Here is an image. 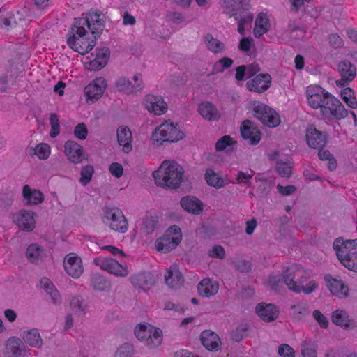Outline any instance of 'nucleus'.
<instances>
[{"instance_id": "nucleus-60", "label": "nucleus", "mask_w": 357, "mask_h": 357, "mask_svg": "<svg viewBox=\"0 0 357 357\" xmlns=\"http://www.w3.org/2000/svg\"><path fill=\"white\" fill-rule=\"evenodd\" d=\"M278 352L281 357H295L294 349L287 344L280 345L278 347Z\"/></svg>"}, {"instance_id": "nucleus-6", "label": "nucleus", "mask_w": 357, "mask_h": 357, "mask_svg": "<svg viewBox=\"0 0 357 357\" xmlns=\"http://www.w3.org/2000/svg\"><path fill=\"white\" fill-rule=\"evenodd\" d=\"M249 112L268 128H276L281 123V118L277 111L258 100H250L247 106Z\"/></svg>"}, {"instance_id": "nucleus-45", "label": "nucleus", "mask_w": 357, "mask_h": 357, "mask_svg": "<svg viewBox=\"0 0 357 357\" xmlns=\"http://www.w3.org/2000/svg\"><path fill=\"white\" fill-rule=\"evenodd\" d=\"M332 322L342 328L347 329L351 327V319L347 311L343 310H335L331 314Z\"/></svg>"}, {"instance_id": "nucleus-24", "label": "nucleus", "mask_w": 357, "mask_h": 357, "mask_svg": "<svg viewBox=\"0 0 357 357\" xmlns=\"http://www.w3.org/2000/svg\"><path fill=\"white\" fill-rule=\"evenodd\" d=\"M291 285V291L296 293H303L305 295L310 294L314 292L319 288V282L314 278L310 277V272L308 275L303 276L298 279L297 284L290 283Z\"/></svg>"}, {"instance_id": "nucleus-16", "label": "nucleus", "mask_w": 357, "mask_h": 357, "mask_svg": "<svg viewBox=\"0 0 357 357\" xmlns=\"http://www.w3.org/2000/svg\"><path fill=\"white\" fill-rule=\"evenodd\" d=\"M142 105L145 109L155 116H162L168 111V104L160 95L149 93L142 99Z\"/></svg>"}, {"instance_id": "nucleus-57", "label": "nucleus", "mask_w": 357, "mask_h": 357, "mask_svg": "<svg viewBox=\"0 0 357 357\" xmlns=\"http://www.w3.org/2000/svg\"><path fill=\"white\" fill-rule=\"evenodd\" d=\"M232 63L233 61L230 58H222L214 63L213 72H222L225 69L229 68Z\"/></svg>"}, {"instance_id": "nucleus-32", "label": "nucleus", "mask_w": 357, "mask_h": 357, "mask_svg": "<svg viewBox=\"0 0 357 357\" xmlns=\"http://www.w3.org/2000/svg\"><path fill=\"white\" fill-rule=\"evenodd\" d=\"M255 312L257 314L266 322L274 321L278 316L277 307L271 303H259L255 307Z\"/></svg>"}, {"instance_id": "nucleus-42", "label": "nucleus", "mask_w": 357, "mask_h": 357, "mask_svg": "<svg viewBox=\"0 0 357 357\" xmlns=\"http://www.w3.org/2000/svg\"><path fill=\"white\" fill-rule=\"evenodd\" d=\"M198 112L204 119L210 121H217L220 118V113L216 107L208 101L199 104Z\"/></svg>"}, {"instance_id": "nucleus-58", "label": "nucleus", "mask_w": 357, "mask_h": 357, "mask_svg": "<svg viewBox=\"0 0 357 357\" xmlns=\"http://www.w3.org/2000/svg\"><path fill=\"white\" fill-rule=\"evenodd\" d=\"M132 353V346L130 344L126 343L119 347L114 357H131Z\"/></svg>"}, {"instance_id": "nucleus-17", "label": "nucleus", "mask_w": 357, "mask_h": 357, "mask_svg": "<svg viewBox=\"0 0 357 357\" xmlns=\"http://www.w3.org/2000/svg\"><path fill=\"white\" fill-rule=\"evenodd\" d=\"M13 222L24 231H31L36 227V213L31 210L21 209L11 215Z\"/></svg>"}, {"instance_id": "nucleus-54", "label": "nucleus", "mask_w": 357, "mask_h": 357, "mask_svg": "<svg viewBox=\"0 0 357 357\" xmlns=\"http://www.w3.org/2000/svg\"><path fill=\"white\" fill-rule=\"evenodd\" d=\"M94 174L93 167L91 165L84 166L80 172L79 183L82 185L86 186L90 183Z\"/></svg>"}, {"instance_id": "nucleus-23", "label": "nucleus", "mask_w": 357, "mask_h": 357, "mask_svg": "<svg viewBox=\"0 0 357 357\" xmlns=\"http://www.w3.org/2000/svg\"><path fill=\"white\" fill-rule=\"evenodd\" d=\"M64 154L73 164H79L86 158L83 147L77 142L71 140L65 143Z\"/></svg>"}, {"instance_id": "nucleus-27", "label": "nucleus", "mask_w": 357, "mask_h": 357, "mask_svg": "<svg viewBox=\"0 0 357 357\" xmlns=\"http://www.w3.org/2000/svg\"><path fill=\"white\" fill-rule=\"evenodd\" d=\"M241 136L244 139L248 140L250 144L255 145L261 140V132L259 130L254 126L250 120L243 121L241 126Z\"/></svg>"}, {"instance_id": "nucleus-61", "label": "nucleus", "mask_w": 357, "mask_h": 357, "mask_svg": "<svg viewBox=\"0 0 357 357\" xmlns=\"http://www.w3.org/2000/svg\"><path fill=\"white\" fill-rule=\"evenodd\" d=\"M313 317L317 321L319 326L322 328H326L328 326V320L327 317L322 314L319 310H314L313 312Z\"/></svg>"}, {"instance_id": "nucleus-63", "label": "nucleus", "mask_w": 357, "mask_h": 357, "mask_svg": "<svg viewBox=\"0 0 357 357\" xmlns=\"http://www.w3.org/2000/svg\"><path fill=\"white\" fill-rule=\"evenodd\" d=\"M235 266L241 272H248L250 270V263L245 260L238 259L234 261Z\"/></svg>"}, {"instance_id": "nucleus-10", "label": "nucleus", "mask_w": 357, "mask_h": 357, "mask_svg": "<svg viewBox=\"0 0 357 357\" xmlns=\"http://www.w3.org/2000/svg\"><path fill=\"white\" fill-rule=\"evenodd\" d=\"M253 174L248 172L238 171L236 178V183L256 190L261 192L268 191L273 183L272 179H267L264 175L258 174L255 177V184L252 183Z\"/></svg>"}, {"instance_id": "nucleus-31", "label": "nucleus", "mask_w": 357, "mask_h": 357, "mask_svg": "<svg viewBox=\"0 0 357 357\" xmlns=\"http://www.w3.org/2000/svg\"><path fill=\"white\" fill-rule=\"evenodd\" d=\"M24 355L20 339L11 337L6 342L3 357H24Z\"/></svg>"}, {"instance_id": "nucleus-5", "label": "nucleus", "mask_w": 357, "mask_h": 357, "mask_svg": "<svg viewBox=\"0 0 357 357\" xmlns=\"http://www.w3.org/2000/svg\"><path fill=\"white\" fill-rule=\"evenodd\" d=\"M333 247L340 262L348 270L357 272V238H337Z\"/></svg>"}, {"instance_id": "nucleus-33", "label": "nucleus", "mask_w": 357, "mask_h": 357, "mask_svg": "<svg viewBox=\"0 0 357 357\" xmlns=\"http://www.w3.org/2000/svg\"><path fill=\"white\" fill-rule=\"evenodd\" d=\"M180 204L182 208L189 213L199 215L203 211V203L196 197L185 196L181 199Z\"/></svg>"}, {"instance_id": "nucleus-12", "label": "nucleus", "mask_w": 357, "mask_h": 357, "mask_svg": "<svg viewBox=\"0 0 357 357\" xmlns=\"http://www.w3.org/2000/svg\"><path fill=\"white\" fill-rule=\"evenodd\" d=\"M102 221L114 231L126 233L128 230V221L122 211L118 208H107L104 213Z\"/></svg>"}, {"instance_id": "nucleus-55", "label": "nucleus", "mask_w": 357, "mask_h": 357, "mask_svg": "<svg viewBox=\"0 0 357 357\" xmlns=\"http://www.w3.org/2000/svg\"><path fill=\"white\" fill-rule=\"evenodd\" d=\"M318 155L321 160L328 161V167L331 171L336 168V161L328 151L321 150Z\"/></svg>"}, {"instance_id": "nucleus-38", "label": "nucleus", "mask_w": 357, "mask_h": 357, "mask_svg": "<svg viewBox=\"0 0 357 357\" xmlns=\"http://www.w3.org/2000/svg\"><path fill=\"white\" fill-rule=\"evenodd\" d=\"M130 282L137 289L146 291L154 283L153 276L149 273H139L132 275L130 278Z\"/></svg>"}, {"instance_id": "nucleus-59", "label": "nucleus", "mask_w": 357, "mask_h": 357, "mask_svg": "<svg viewBox=\"0 0 357 357\" xmlns=\"http://www.w3.org/2000/svg\"><path fill=\"white\" fill-rule=\"evenodd\" d=\"M74 135L80 140H84L88 135V129L85 123H78L74 129Z\"/></svg>"}, {"instance_id": "nucleus-2", "label": "nucleus", "mask_w": 357, "mask_h": 357, "mask_svg": "<svg viewBox=\"0 0 357 357\" xmlns=\"http://www.w3.org/2000/svg\"><path fill=\"white\" fill-rule=\"evenodd\" d=\"M221 8L223 12L230 17H234L237 22V30L241 35L245 29L250 27L253 15L250 12L251 5L250 0H222Z\"/></svg>"}, {"instance_id": "nucleus-30", "label": "nucleus", "mask_w": 357, "mask_h": 357, "mask_svg": "<svg viewBox=\"0 0 357 357\" xmlns=\"http://www.w3.org/2000/svg\"><path fill=\"white\" fill-rule=\"evenodd\" d=\"M271 82V77L268 74H259L247 82V87L250 91L261 93L267 90Z\"/></svg>"}, {"instance_id": "nucleus-3", "label": "nucleus", "mask_w": 357, "mask_h": 357, "mask_svg": "<svg viewBox=\"0 0 357 357\" xmlns=\"http://www.w3.org/2000/svg\"><path fill=\"white\" fill-rule=\"evenodd\" d=\"M85 21L75 20L67 38V45L75 52L86 54L96 45V39L84 27Z\"/></svg>"}, {"instance_id": "nucleus-56", "label": "nucleus", "mask_w": 357, "mask_h": 357, "mask_svg": "<svg viewBox=\"0 0 357 357\" xmlns=\"http://www.w3.org/2000/svg\"><path fill=\"white\" fill-rule=\"evenodd\" d=\"M50 123L51 125V130L50 135L51 137H56L60 132V124L59 118L56 114H51L50 116Z\"/></svg>"}, {"instance_id": "nucleus-40", "label": "nucleus", "mask_w": 357, "mask_h": 357, "mask_svg": "<svg viewBox=\"0 0 357 357\" xmlns=\"http://www.w3.org/2000/svg\"><path fill=\"white\" fill-rule=\"evenodd\" d=\"M22 196L29 205H37L42 203L44 200L43 194L39 190L25 185L22 189Z\"/></svg>"}, {"instance_id": "nucleus-64", "label": "nucleus", "mask_w": 357, "mask_h": 357, "mask_svg": "<svg viewBox=\"0 0 357 357\" xmlns=\"http://www.w3.org/2000/svg\"><path fill=\"white\" fill-rule=\"evenodd\" d=\"M225 250L220 245H215L209 252V255L212 257L222 259L225 257Z\"/></svg>"}, {"instance_id": "nucleus-26", "label": "nucleus", "mask_w": 357, "mask_h": 357, "mask_svg": "<svg viewBox=\"0 0 357 357\" xmlns=\"http://www.w3.org/2000/svg\"><path fill=\"white\" fill-rule=\"evenodd\" d=\"M271 27V15L266 11H262L257 14L253 29V34L255 38H260L266 33Z\"/></svg>"}, {"instance_id": "nucleus-51", "label": "nucleus", "mask_w": 357, "mask_h": 357, "mask_svg": "<svg viewBox=\"0 0 357 357\" xmlns=\"http://www.w3.org/2000/svg\"><path fill=\"white\" fill-rule=\"evenodd\" d=\"M341 97L344 102L351 108H357V100L351 88L347 87L341 91Z\"/></svg>"}, {"instance_id": "nucleus-22", "label": "nucleus", "mask_w": 357, "mask_h": 357, "mask_svg": "<svg viewBox=\"0 0 357 357\" xmlns=\"http://www.w3.org/2000/svg\"><path fill=\"white\" fill-rule=\"evenodd\" d=\"M84 26H87L92 35L99 34L105 26L106 16L99 10H93L87 13L85 18Z\"/></svg>"}, {"instance_id": "nucleus-43", "label": "nucleus", "mask_w": 357, "mask_h": 357, "mask_svg": "<svg viewBox=\"0 0 357 357\" xmlns=\"http://www.w3.org/2000/svg\"><path fill=\"white\" fill-rule=\"evenodd\" d=\"M40 287L50 295L54 304H60L61 296L53 282L47 278H43L40 281Z\"/></svg>"}, {"instance_id": "nucleus-29", "label": "nucleus", "mask_w": 357, "mask_h": 357, "mask_svg": "<svg viewBox=\"0 0 357 357\" xmlns=\"http://www.w3.org/2000/svg\"><path fill=\"white\" fill-rule=\"evenodd\" d=\"M204 178L208 186L215 189H221L229 183H234V181L227 180L222 175L215 172L212 168L206 169Z\"/></svg>"}, {"instance_id": "nucleus-8", "label": "nucleus", "mask_w": 357, "mask_h": 357, "mask_svg": "<svg viewBox=\"0 0 357 357\" xmlns=\"http://www.w3.org/2000/svg\"><path fill=\"white\" fill-rule=\"evenodd\" d=\"M182 239L181 228L174 225L168 227L163 235L156 239L155 248L160 252L167 253L176 249Z\"/></svg>"}, {"instance_id": "nucleus-34", "label": "nucleus", "mask_w": 357, "mask_h": 357, "mask_svg": "<svg viewBox=\"0 0 357 357\" xmlns=\"http://www.w3.org/2000/svg\"><path fill=\"white\" fill-rule=\"evenodd\" d=\"M200 340L203 346L211 351H218L221 345L219 336L210 330L204 331L201 333Z\"/></svg>"}, {"instance_id": "nucleus-53", "label": "nucleus", "mask_w": 357, "mask_h": 357, "mask_svg": "<svg viewBox=\"0 0 357 357\" xmlns=\"http://www.w3.org/2000/svg\"><path fill=\"white\" fill-rule=\"evenodd\" d=\"M15 20L13 13L6 10H0V26L2 29L8 30L14 27Z\"/></svg>"}, {"instance_id": "nucleus-20", "label": "nucleus", "mask_w": 357, "mask_h": 357, "mask_svg": "<svg viewBox=\"0 0 357 357\" xmlns=\"http://www.w3.org/2000/svg\"><path fill=\"white\" fill-rule=\"evenodd\" d=\"M63 266L66 273L74 279L79 278L84 272L83 262L75 253H69L63 259Z\"/></svg>"}, {"instance_id": "nucleus-9", "label": "nucleus", "mask_w": 357, "mask_h": 357, "mask_svg": "<svg viewBox=\"0 0 357 357\" xmlns=\"http://www.w3.org/2000/svg\"><path fill=\"white\" fill-rule=\"evenodd\" d=\"M135 335L150 348L158 347L162 342V331L149 324H138L135 328Z\"/></svg>"}, {"instance_id": "nucleus-15", "label": "nucleus", "mask_w": 357, "mask_h": 357, "mask_svg": "<svg viewBox=\"0 0 357 357\" xmlns=\"http://www.w3.org/2000/svg\"><path fill=\"white\" fill-rule=\"evenodd\" d=\"M322 114L328 119H341L347 115L344 106L331 93L326 96V101L321 109Z\"/></svg>"}, {"instance_id": "nucleus-48", "label": "nucleus", "mask_w": 357, "mask_h": 357, "mask_svg": "<svg viewBox=\"0 0 357 357\" xmlns=\"http://www.w3.org/2000/svg\"><path fill=\"white\" fill-rule=\"evenodd\" d=\"M70 307L75 314L82 316L85 314L88 306L81 297L73 296L70 300Z\"/></svg>"}, {"instance_id": "nucleus-14", "label": "nucleus", "mask_w": 357, "mask_h": 357, "mask_svg": "<svg viewBox=\"0 0 357 357\" xmlns=\"http://www.w3.org/2000/svg\"><path fill=\"white\" fill-rule=\"evenodd\" d=\"M110 58V50L107 47L96 49L84 61L85 68L90 71H98L106 66Z\"/></svg>"}, {"instance_id": "nucleus-50", "label": "nucleus", "mask_w": 357, "mask_h": 357, "mask_svg": "<svg viewBox=\"0 0 357 357\" xmlns=\"http://www.w3.org/2000/svg\"><path fill=\"white\" fill-rule=\"evenodd\" d=\"M308 311L307 303H299L291 307L290 316L294 320H301L308 313Z\"/></svg>"}, {"instance_id": "nucleus-36", "label": "nucleus", "mask_w": 357, "mask_h": 357, "mask_svg": "<svg viewBox=\"0 0 357 357\" xmlns=\"http://www.w3.org/2000/svg\"><path fill=\"white\" fill-rule=\"evenodd\" d=\"M25 256L29 262L37 264L45 260L47 251L39 244L31 243L27 247Z\"/></svg>"}, {"instance_id": "nucleus-11", "label": "nucleus", "mask_w": 357, "mask_h": 357, "mask_svg": "<svg viewBox=\"0 0 357 357\" xmlns=\"http://www.w3.org/2000/svg\"><path fill=\"white\" fill-rule=\"evenodd\" d=\"M93 264L101 270L119 278H126L130 272L126 264H121L109 257L100 255L94 258Z\"/></svg>"}, {"instance_id": "nucleus-35", "label": "nucleus", "mask_w": 357, "mask_h": 357, "mask_svg": "<svg viewBox=\"0 0 357 357\" xmlns=\"http://www.w3.org/2000/svg\"><path fill=\"white\" fill-rule=\"evenodd\" d=\"M117 140L119 144L122 147L123 152L128 153L132 149V132L130 130L125 126H121L116 130Z\"/></svg>"}, {"instance_id": "nucleus-1", "label": "nucleus", "mask_w": 357, "mask_h": 357, "mask_svg": "<svg viewBox=\"0 0 357 357\" xmlns=\"http://www.w3.org/2000/svg\"><path fill=\"white\" fill-rule=\"evenodd\" d=\"M155 183L160 187L176 189L184 181V170L174 160H164L153 172Z\"/></svg>"}, {"instance_id": "nucleus-25", "label": "nucleus", "mask_w": 357, "mask_h": 357, "mask_svg": "<svg viewBox=\"0 0 357 357\" xmlns=\"http://www.w3.org/2000/svg\"><path fill=\"white\" fill-rule=\"evenodd\" d=\"M305 139L307 145L312 149H321L326 143V135L318 130L313 126H310L306 129Z\"/></svg>"}, {"instance_id": "nucleus-19", "label": "nucleus", "mask_w": 357, "mask_h": 357, "mask_svg": "<svg viewBox=\"0 0 357 357\" xmlns=\"http://www.w3.org/2000/svg\"><path fill=\"white\" fill-rule=\"evenodd\" d=\"M306 100L308 105L313 109H321L329 93L322 87L312 84L306 89Z\"/></svg>"}, {"instance_id": "nucleus-28", "label": "nucleus", "mask_w": 357, "mask_h": 357, "mask_svg": "<svg viewBox=\"0 0 357 357\" xmlns=\"http://www.w3.org/2000/svg\"><path fill=\"white\" fill-rule=\"evenodd\" d=\"M341 79L336 82L337 85L344 86L351 82L356 77V67L348 61H342L338 65Z\"/></svg>"}, {"instance_id": "nucleus-21", "label": "nucleus", "mask_w": 357, "mask_h": 357, "mask_svg": "<svg viewBox=\"0 0 357 357\" xmlns=\"http://www.w3.org/2000/svg\"><path fill=\"white\" fill-rule=\"evenodd\" d=\"M116 87L118 91L126 94L140 91L144 88L142 75L140 74L135 75L132 81L126 77H120L116 82Z\"/></svg>"}, {"instance_id": "nucleus-18", "label": "nucleus", "mask_w": 357, "mask_h": 357, "mask_svg": "<svg viewBox=\"0 0 357 357\" xmlns=\"http://www.w3.org/2000/svg\"><path fill=\"white\" fill-rule=\"evenodd\" d=\"M324 282L331 295L338 298H345L349 295V288L344 281L337 276L326 275Z\"/></svg>"}, {"instance_id": "nucleus-52", "label": "nucleus", "mask_w": 357, "mask_h": 357, "mask_svg": "<svg viewBox=\"0 0 357 357\" xmlns=\"http://www.w3.org/2000/svg\"><path fill=\"white\" fill-rule=\"evenodd\" d=\"M258 70L259 68L257 65L239 66L236 68V79L238 81L243 80L245 77H250Z\"/></svg>"}, {"instance_id": "nucleus-13", "label": "nucleus", "mask_w": 357, "mask_h": 357, "mask_svg": "<svg viewBox=\"0 0 357 357\" xmlns=\"http://www.w3.org/2000/svg\"><path fill=\"white\" fill-rule=\"evenodd\" d=\"M107 87V82L103 77H98L89 83L84 89V97L87 105L98 101Z\"/></svg>"}, {"instance_id": "nucleus-39", "label": "nucleus", "mask_w": 357, "mask_h": 357, "mask_svg": "<svg viewBox=\"0 0 357 357\" xmlns=\"http://www.w3.org/2000/svg\"><path fill=\"white\" fill-rule=\"evenodd\" d=\"M26 152L31 158L36 157L38 160H45L51 154V147L48 144L42 142L27 146Z\"/></svg>"}, {"instance_id": "nucleus-62", "label": "nucleus", "mask_w": 357, "mask_h": 357, "mask_svg": "<svg viewBox=\"0 0 357 357\" xmlns=\"http://www.w3.org/2000/svg\"><path fill=\"white\" fill-rule=\"evenodd\" d=\"M109 171L110 174L116 178H120L123 174V165L119 162H112L109 166Z\"/></svg>"}, {"instance_id": "nucleus-49", "label": "nucleus", "mask_w": 357, "mask_h": 357, "mask_svg": "<svg viewBox=\"0 0 357 357\" xmlns=\"http://www.w3.org/2000/svg\"><path fill=\"white\" fill-rule=\"evenodd\" d=\"M204 41L207 48L212 52L220 53L225 50L224 43L213 38L211 34H206L204 36Z\"/></svg>"}, {"instance_id": "nucleus-37", "label": "nucleus", "mask_w": 357, "mask_h": 357, "mask_svg": "<svg viewBox=\"0 0 357 357\" xmlns=\"http://www.w3.org/2000/svg\"><path fill=\"white\" fill-rule=\"evenodd\" d=\"M165 283L172 289L179 288L183 282V278L178 267L173 264L167 271L165 275Z\"/></svg>"}, {"instance_id": "nucleus-44", "label": "nucleus", "mask_w": 357, "mask_h": 357, "mask_svg": "<svg viewBox=\"0 0 357 357\" xmlns=\"http://www.w3.org/2000/svg\"><path fill=\"white\" fill-rule=\"evenodd\" d=\"M22 339L26 344L31 347L40 348L43 344L40 334L36 328L24 331Z\"/></svg>"}, {"instance_id": "nucleus-4", "label": "nucleus", "mask_w": 357, "mask_h": 357, "mask_svg": "<svg viewBox=\"0 0 357 357\" xmlns=\"http://www.w3.org/2000/svg\"><path fill=\"white\" fill-rule=\"evenodd\" d=\"M185 137V132L176 122L164 120L151 133V140L154 146H161L165 143H176Z\"/></svg>"}, {"instance_id": "nucleus-41", "label": "nucleus", "mask_w": 357, "mask_h": 357, "mask_svg": "<svg viewBox=\"0 0 357 357\" xmlns=\"http://www.w3.org/2000/svg\"><path fill=\"white\" fill-rule=\"evenodd\" d=\"M219 290V283L210 278L203 279L198 285V292L204 297L214 296Z\"/></svg>"}, {"instance_id": "nucleus-47", "label": "nucleus", "mask_w": 357, "mask_h": 357, "mask_svg": "<svg viewBox=\"0 0 357 357\" xmlns=\"http://www.w3.org/2000/svg\"><path fill=\"white\" fill-rule=\"evenodd\" d=\"M272 159L276 160V168L281 176L288 177L291 174V164L289 160H282L278 158V154L272 155Z\"/></svg>"}, {"instance_id": "nucleus-7", "label": "nucleus", "mask_w": 357, "mask_h": 357, "mask_svg": "<svg viewBox=\"0 0 357 357\" xmlns=\"http://www.w3.org/2000/svg\"><path fill=\"white\" fill-rule=\"evenodd\" d=\"M305 275H308V271L301 265L294 264L285 268L282 275L278 273L271 275L268 282L272 289H276L281 282H284L289 289L291 291L290 283L297 284L298 279Z\"/></svg>"}, {"instance_id": "nucleus-46", "label": "nucleus", "mask_w": 357, "mask_h": 357, "mask_svg": "<svg viewBox=\"0 0 357 357\" xmlns=\"http://www.w3.org/2000/svg\"><path fill=\"white\" fill-rule=\"evenodd\" d=\"M237 144L236 140L230 135H224L215 143V149L217 151L231 152Z\"/></svg>"}]
</instances>
